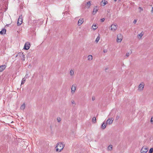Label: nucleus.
I'll use <instances>...</instances> for the list:
<instances>
[{"instance_id":"f257e3e1","label":"nucleus","mask_w":153,"mask_h":153,"mask_svg":"<svg viewBox=\"0 0 153 153\" xmlns=\"http://www.w3.org/2000/svg\"><path fill=\"white\" fill-rule=\"evenodd\" d=\"M65 146V145L62 142H59L57 144L56 148V151L57 152H60L63 149Z\"/></svg>"},{"instance_id":"f03ea898","label":"nucleus","mask_w":153,"mask_h":153,"mask_svg":"<svg viewBox=\"0 0 153 153\" xmlns=\"http://www.w3.org/2000/svg\"><path fill=\"white\" fill-rule=\"evenodd\" d=\"M123 38L122 35L120 33L117 35V42H121Z\"/></svg>"},{"instance_id":"7ed1b4c3","label":"nucleus","mask_w":153,"mask_h":153,"mask_svg":"<svg viewBox=\"0 0 153 153\" xmlns=\"http://www.w3.org/2000/svg\"><path fill=\"white\" fill-rule=\"evenodd\" d=\"M148 150V148L146 146H143L140 150L141 153H146Z\"/></svg>"},{"instance_id":"20e7f679","label":"nucleus","mask_w":153,"mask_h":153,"mask_svg":"<svg viewBox=\"0 0 153 153\" xmlns=\"http://www.w3.org/2000/svg\"><path fill=\"white\" fill-rule=\"evenodd\" d=\"M114 120V119L113 118H109L106 122V124L107 125H111L113 123Z\"/></svg>"},{"instance_id":"39448f33","label":"nucleus","mask_w":153,"mask_h":153,"mask_svg":"<svg viewBox=\"0 0 153 153\" xmlns=\"http://www.w3.org/2000/svg\"><path fill=\"white\" fill-rule=\"evenodd\" d=\"M30 44L29 42H27L25 45L24 49L26 50H28L30 48Z\"/></svg>"},{"instance_id":"423d86ee","label":"nucleus","mask_w":153,"mask_h":153,"mask_svg":"<svg viewBox=\"0 0 153 153\" xmlns=\"http://www.w3.org/2000/svg\"><path fill=\"white\" fill-rule=\"evenodd\" d=\"M22 16H19L17 23L18 26H19L22 24Z\"/></svg>"},{"instance_id":"0eeeda50","label":"nucleus","mask_w":153,"mask_h":153,"mask_svg":"<svg viewBox=\"0 0 153 153\" xmlns=\"http://www.w3.org/2000/svg\"><path fill=\"white\" fill-rule=\"evenodd\" d=\"M117 25L116 24H112L111 26V30L113 31H114L117 29Z\"/></svg>"},{"instance_id":"6e6552de","label":"nucleus","mask_w":153,"mask_h":153,"mask_svg":"<svg viewBox=\"0 0 153 153\" xmlns=\"http://www.w3.org/2000/svg\"><path fill=\"white\" fill-rule=\"evenodd\" d=\"M6 66L5 65H2L0 66V72L3 71L6 68Z\"/></svg>"},{"instance_id":"1a4fd4ad","label":"nucleus","mask_w":153,"mask_h":153,"mask_svg":"<svg viewBox=\"0 0 153 153\" xmlns=\"http://www.w3.org/2000/svg\"><path fill=\"white\" fill-rule=\"evenodd\" d=\"M76 87L75 85H72V87L71 88V92L72 94H73L76 90Z\"/></svg>"},{"instance_id":"9d476101","label":"nucleus","mask_w":153,"mask_h":153,"mask_svg":"<svg viewBox=\"0 0 153 153\" xmlns=\"http://www.w3.org/2000/svg\"><path fill=\"white\" fill-rule=\"evenodd\" d=\"M91 1H89L85 4V7L88 8L90 7L91 4Z\"/></svg>"},{"instance_id":"9b49d317","label":"nucleus","mask_w":153,"mask_h":153,"mask_svg":"<svg viewBox=\"0 0 153 153\" xmlns=\"http://www.w3.org/2000/svg\"><path fill=\"white\" fill-rule=\"evenodd\" d=\"M144 87V83H141L139 86V87H138L139 89H140V90H143Z\"/></svg>"},{"instance_id":"f8f14e48","label":"nucleus","mask_w":153,"mask_h":153,"mask_svg":"<svg viewBox=\"0 0 153 153\" xmlns=\"http://www.w3.org/2000/svg\"><path fill=\"white\" fill-rule=\"evenodd\" d=\"M97 6H96L95 7L92 13L93 15H95L97 11H98V9H97Z\"/></svg>"},{"instance_id":"ddd939ff","label":"nucleus","mask_w":153,"mask_h":153,"mask_svg":"<svg viewBox=\"0 0 153 153\" xmlns=\"http://www.w3.org/2000/svg\"><path fill=\"white\" fill-rule=\"evenodd\" d=\"M83 22V19H79L78 22V25L79 26L81 25Z\"/></svg>"},{"instance_id":"4468645a","label":"nucleus","mask_w":153,"mask_h":153,"mask_svg":"<svg viewBox=\"0 0 153 153\" xmlns=\"http://www.w3.org/2000/svg\"><path fill=\"white\" fill-rule=\"evenodd\" d=\"M107 125V124H106V123L105 124V122H103L101 126V128L102 129H104L106 128Z\"/></svg>"},{"instance_id":"2eb2a0df","label":"nucleus","mask_w":153,"mask_h":153,"mask_svg":"<svg viewBox=\"0 0 153 153\" xmlns=\"http://www.w3.org/2000/svg\"><path fill=\"white\" fill-rule=\"evenodd\" d=\"M108 3V2L107 1H105V0H102L101 2V4L103 6H105Z\"/></svg>"},{"instance_id":"dca6fc26","label":"nucleus","mask_w":153,"mask_h":153,"mask_svg":"<svg viewBox=\"0 0 153 153\" xmlns=\"http://www.w3.org/2000/svg\"><path fill=\"white\" fill-rule=\"evenodd\" d=\"M6 30L5 29H3L2 30L0 31V33L1 34L3 35L5 33Z\"/></svg>"},{"instance_id":"f3484780","label":"nucleus","mask_w":153,"mask_h":153,"mask_svg":"<svg viewBox=\"0 0 153 153\" xmlns=\"http://www.w3.org/2000/svg\"><path fill=\"white\" fill-rule=\"evenodd\" d=\"M144 35V33L143 32H142L140 34H139L137 36L138 37L139 39H141V37H142V36Z\"/></svg>"},{"instance_id":"a211bd4d","label":"nucleus","mask_w":153,"mask_h":153,"mask_svg":"<svg viewBox=\"0 0 153 153\" xmlns=\"http://www.w3.org/2000/svg\"><path fill=\"white\" fill-rule=\"evenodd\" d=\"M26 78H27V77H26V78L25 77H24V78H23L22 79V82H21V85H23L24 84V83H25V82L26 81Z\"/></svg>"},{"instance_id":"6ab92c4d","label":"nucleus","mask_w":153,"mask_h":153,"mask_svg":"<svg viewBox=\"0 0 153 153\" xmlns=\"http://www.w3.org/2000/svg\"><path fill=\"white\" fill-rule=\"evenodd\" d=\"M25 103H23V105H22L20 107V109L22 110H24L25 108Z\"/></svg>"},{"instance_id":"aec40b11","label":"nucleus","mask_w":153,"mask_h":153,"mask_svg":"<svg viewBox=\"0 0 153 153\" xmlns=\"http://www.w3.org/2000/svg\"><path fill=\"white\" fill-rule=\"evenodd\" d=\"M70 74L71 76H72L74 74V71L72 69H71L70 72Z\"/></svg>"},{"instance_id":"412c9836","label":"nucleus","mask_w":153,"mask_h":153,"mask_svg":"<svg viewBox=\"0 0 153 153\" xmlns=\"http://www.w3.org/2000/svg\"><path fill=\"white\" fill-rule=\"evenodd\" d=\"M88 60H91L93 59L92 56L91 55H89L88 56Z\"/></svg>"},{"instance_id":"4be33fe9","label":"nucleus","mask_w":153,"mask_h":153,"mask_svg":"<svg viewBox=\"0 0 153 153\" xmlns=\"http://www.w3.org/2000/svg\"><path fill=\"white\" fill-rule=\"evenodd\" d=\"M108 150L111 151L112 149V146L110 145L108 147Z\"/></svg>"},{"instance_id":"5701e85b","label":"nucleus","mask_w":153,"mask_h":153,"mask_svg":"<svg viewBox=\"0 0 153 153\" xmlns=\"http://www.w3.org/2000/svg\"><path fill=\"white\" fill-rule=\"evenodd\" d=\"M92 122L93 123H95L96 122V119L95 117H94L93 118Z\"/></svg>"},{"instance_id":"b1692460","label":"nucleus","mask_w":153,"mask_h":153,"mask_svg":"<svg viewBox=\"0 0 153 153\" xmlns=\"http://www.w3.org/2000/svg\"><path fill=\"white\" fill-rule=\"evenodd\" d=\"M100 39V37L99 36L97 37V38L96 39V40H95L96 42L97 43L99 41Z\"/></svg>"},{"instance_id":"393cba45","label":"nucleus","mask_w":153,"mask_h":153,"mask_svg":"<svg viewBox=\"0 0 153 153\" xmlns=\"http://www.w3.org/2000/svg\"><path fill=\"white\" fill-rule=\"evenodd\" d=\"M22 60L23 61H24L25 60V55L23 54V53H22Z\"/></svg>"},{"instance_id":"a878e982","label":"nucleus","mask_w":153,"mask_h":153,"mask_svg":"<svg viewBox=\"0 0 153 153\" xmlns=\"http://www.w3.org/2000/svg\"><path fill=\"white\" fill-rule=\"evenodd\" d=\"M153 152V148H151L149 151V153H152Z\"/></svg>"},{"instance_id":"bb28decb","label":"nucleus","mask_w":153,"mask_h":153,"mask_svg":"<svg viewBox=\"0 0 153 153\" xmlns=\"http://www.w3.org/2000/svg\"><path fill=\"white\" fill-rule=\"evenodd\" d=\"M93 26H94V27H95V28H93V29L94 30H96L97 28L98 27L97 26V25H95V24L93 25Z\"/></svg>"},{"instance_id":"cd10ccee","label":"nucleus","mask_w":153,"mask_h":153,"mask_svg":"<svg viewBox=\"0 0 153 153\" xmlns=\"http://www.w3.org/2000/svg\"><path fill=\"white\" fill-rule=\"evenodd\" d=\"M57 120H58V121L59 122H60V121L61 120V119L59 117H58L57 118Z\"/></svg>"},{"instance_id":"c85d7f7f","label":"nucleus","mask_w":153,"mask_h":153,"mask_svg":"<svg viewBox=\"0 0 153 153\" xmlns=\"http://www.w3.org/2000/svg\"><path fill=\"white\" fill-rule=\"evenodd\" d=\"M150 122L152 124H153V117H151Z\"/></svg>"},{"instance_id":"c756f323","label":"nucleus","mask_w":153,"mask_h":153,"mask_svg":"<svg viewBox=\"0 0 153 153\" xmlns=\"http://www.w3.org/2000/svg\"><path fill=\"white\" fill-rule=\"evenodd\" d=\"M138 8L140 9V12L141 11H142L143 10V8L141 7H139Z\"/></svg>"},{"instance_id":"7c9ffc66","label":"nucleus","mask_w":153,"mask_h":153,"mask_svg":"<svg viewBox=\"0 0 153 153\" xmlns=\"http://www.w3.org/2000/svg\"><path fill=\"white\" fill-rule=\"evenodd\" d=\"M71 103L73 104H74V105H76V103L75 102V101L74 100H72L71 101Z\"/></svg>"},{"instance_id":"2f4dec72","label":"nucleus","mask_w":153,"mask_h":153,"mask_svg":"<svg viewBox=\"0 0 153 153\" xmlns=\"http://www.w3.org/2000/svg\"><path fill=\"white\" fill-rule=\"evenodd\" d=\"M130 53H126V56L127 57L128 56L130 55Z\"/></svg>"},{"instance_id":"473e14b6","label":"nucleus","mask_w":153,"mask_h":153,"mask_svg":"<svg viewBox=\"0 0 153 153\" xmlns=\"http://www.w3.org/2000/svg\"><path fill=\"white\" fill-rule=\"evenodd\" d=\"M105 20V18H103L101 19V22H104V21Z\"/></svg>"},{"instance_id":"72a5a7b5","label":"nucleus","mask_w":153,"mask_h":153,"mask_svg":"<svg viewBox=\"0 0 153 153\" xmlns=\"http://www.w3.org/2000/svg\"><path fill=\"white\" fill-rule=\"evenodd\" d=\"M95 100V97H93L92 98V100L93 101L94 100Z\"/></svg>"},{"instance_id":"f704fd0d","label":"nucleus","mask_w":153,"mask_h":153,"mask_svg":"<svg viewBox=\"0 0 153 153\" xmlns=\"http://www.w3.org/2000/svg\"><path fill=\"white\" fill-rule=\"evenodd\" d=\"M137 21L136 20H134V21L133 22V23L134 24H135L137 22Z\"/></svg>"},{"instance_id":"c9c22d12","label":"nucleus","mask_w":153,"mask_h":153,"mask_svg":"<svg viewBox=\"0 0 153 153\" xmlns=\"http://www.w3.org/2000/svg\"><path fill=\"white\" fill-rule=\"evenodd\" d=\"M107 50H104L103 51V52L104 53H106L107 52Z\"/></svg>"},{"instance_id":"e433bc0d","label":"nucleus","mask_w":153,"mask_h":153,"mask_svg":"<svg viewBox=\"0 0 153 153\" xmlns=\"http://www.w3.org/2000/svg\"><path fill=\"white\" fill-rule=\"evenodd\" d=\"M151 12L153 13V7L152 8V9L151 10Z\"/></svg>"},{"instance_id":"4c0bfd02","label":"nucleus","mask_w":153,"mask_h":153,"mask_svg":"<svg viewBox=\"0 0 153 153\" xmlns=\"http://www.w3.org/2000/svg\"><path fill=\"white\" fill-rule=\"evenodd\" d=\"M119 118H120V116H117V117H116V119H119Z\"/></svg>"},{"instance_id":"58836bf2","label":"nucleus","mask_w":153,"mask_h":153,"mask_svg":"<svg viewBox=\"0 0 153 153\" xmlns=\"http://www.w3.org/2000/svg\"><path fill=\"white\" fill-rule=\"evenodd\" d=\"M27 75H28V74H26V75H25V78H26V77H26V76H27Z\"/></svg>"},{"instance_id":"ea45409f","label":"nucleus","mask_w":153,"mask_h":153,"mask_svg":"<svg viewBox=\"0 0 153 153\" xmlns=\"http://www.w3.org/2000/svg\"><path fill=\"white\" fill-rule=\"evenodd\" d=\"M13 122V121H12L11 122V123H12Z\"/></svg>"},{"instance_id":"a19ab883","label":"nucleus","mask_w":153,"mask_h":153,"mask_svg":"<svg viewBox=\"0 0 153 153\" xmlns=\"http://www.w3.org/2000/svg\"><path fill=\"white\" fill-rule=\"evenodd\" d=\"M117 0H114L115 1H116Z\"/></svg>"},{"instance_id":"79ce46f5","label":"nucleus","mask_w":153,"mask_h":153,"mask_svg":"<svg viewBox=\"0 0 153 153\" xmlns=\"http://www.w3.org/2000/svg\"><path fill=\"white\" fill-rule=\"evenodd\" d=\"M6 25L8 26V25Z\"/></svg>"}]
</instances>
